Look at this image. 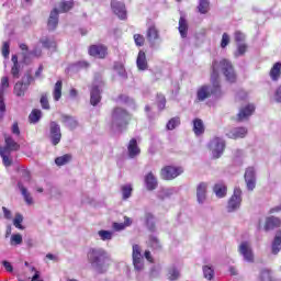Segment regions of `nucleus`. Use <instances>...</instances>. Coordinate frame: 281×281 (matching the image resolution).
I'll use <instances>...</instances> for the list:
<instances>
[{
	"label": "nucleus",
	"mask_w": 281,
	"mask_h": 281,
	"mask_svg": "<svg viewBox=\"0 0 281 281\" xmlns=\"http://www.w3.org/2000/svg\"><path fill=\"white\" fill-rule=\"evenodd\" d=\"M149 246L151 249H161V243L159 241V238L155 236L149 237Z\"/></svg>",
	"instance_id": "8fccbe9b"
},
{
	"label": "nucleus",
	"mask_w": 281,
	"mask_h": 281,
	"mask_svg": "<svg viewBox=\"0 0 281 281\" xmlns=\"http://www.w3.org/2000/svg\"><path fill=\"white\" fill-rule=\"evenodd\" d=\"M2 56L4 58H8V56H10V42H3V45H2Z\"/></svg>",
	"instance_id": "4d7b16f0"
},
{
	"label": "nucleus",
	"mask_w": 281,
	"mask_h": 281,
	"mask_svg": "<svg viewBox=\"0 0 281 281\" xmlns=\"http://www.w3.org/2000/svg\"><path fill=\"white\" fill-rule=\"evenodd\" d=\"M122 199L126 201V199H131V194H133V184H123L121 187Z\"/></svg>",
	"instance_id": "f704fd0d"
},
{
	"label": "nucleus",
	"mask_w": 281,
	"mask_h": 281,
	"mask_svg": "<svg viewBox=\"0 0 281 281\" xmlns=\"http://www.w3.org/2000/svg\"><path fill=\"white\" fill-rule=\"evenodd\" d=\"M147 41L149 43H155V41L159 40V30L157 29V26L155 24H151L148 29H147Z\"/></svg>",
	"instance_id": "393cba45"
},
{
	"label": "nucleus",
	"mask_w": 281,
	"mask_h": 281,
	"mask_svg": "<svg viewBox=\"0 0 281 281\" xmlns=\"http://www.w3.org/2000/svg\"><path fill=\"white\" fill-rule=\"evenodd\" d=\"M213 192L217 199H225L227 196V184L225 182H216L213 186Z\"/></svg>",
	"instance_id": "6ab92c4d"
},
{
	"label": "nucleus",
	"mask_w": 281,
	"mask_h": 281,
	"mask_svg": "<svg viewBox=\"0 0 281 281\" xmlns=\"http://www.w3.org/2000/svg\"><path fill=\"white\" fill-rule=\"evenodd\" d=\"M40 43L45 49H56V41L49 40L48 37L40 40Z\"/></svg>",
	"instance_id": "58836bf2"
},
{
	"label": "nucleus",
	"mask_w": 281,
	"mask_h": 281,
	"mask_svg": "<svg viewBox=\"0 0 281 281\" xmlns=\"http://www.w3.org/2000/svg\"><path fill=\"white\" fill-rule=\"evenodd\" d=\"M234 36L236 43H243V41H245V34L240 31H236Z\"/></svg>",
	"instance_id": "052dcab7"
},
{
	"label": "nucleus",
	"mask_w": 281,
	"mask_h": 281,
	"mask_svg": "<svg viewBox=\"0 0 281 281\" xmlns=\"http://www.w3.org/2000/svg\"><path fill=\"white\" fill-rule=\"evenodd\" d=\"M202 270H203V277L205 278V280H209V281L214 280L215 272L212 266H204Z\"/></svg>",
	"instance_id": "c9c22d12"
},
{
	"label": "nucleus",
	"mask_w": 281,
	"mask_h": 281,
	"mask_svg": "<svg viewBox=\"0 0 281 281\" xmlns=\"http://www.w3.org/2000/svg\"><path fill=\"white\" fill-rule=\"evenodd\" d=\"M245 179H246L247 190H249L250 192H252V190L256 189V178H254V177H248V178H245Z\"/></svg>",
	"instance_id": "864d4df0"
},
{
	"label": "nucleus",
	"mask_w": 281,
	"mask_h": 281,
	"mask_svg": "<svg viewBox=\"0 0 281 281\" xmlns=\"http://www.w3.org/2000/svg\"><path fill=\"white\" fill-rule=\"evenodd\" d=\"M23 243V236L21 234H13L11 236V245H21Z\"/></svg>",
	"instance_id": "5fc2aeb1"
},
{
	"label": "nucleus",
	"mask_w": 281,
	"mask_h": 281,
	"mask_svg": "<svg viewBox=\"0 0 281 281\" xmlns=\"http://www.w3.org/2000/svg\"><path fill=\"white\" fill-rule=\"evenodd\" d=\"M178 30L182 38L188 37V20L186 18L180 16Z\"/></svg>",
	"instance_id": "c756f323"
},
{
	"label": "nucleus",
	"mask_w": 281,
	"mask_h": 281,
	"mask_svg": "<svg viewBox=\"0 0 281 281\" xmlns=\"http://www.w3.org/2000/svg\"><path fill=\"white\" fill-rule=\"evenodd\" d=\"M61 122L63 124H66V126H68V128H76V126H78V121L76 120V117L71 116V115H66L64 114L61 116Z\"/></svg>",
	"instance_id": "7c9ffc66"
},
{
	"label": "nucleus",
	"mask_w": 281,
	"mask_h": 281,
	"mask_svg": "<svg viewBox=\"0 0 281 281\" xmlns=\"http://www.w3.org/2000/svg\"><path fill=\"white\" fill-rule=\"evenodd\" d=\"M18 188L26 205H34V198L32 196V193L29 192L26 184L20 181L18 182Z\"/></svg>",
	"instance_id": "a211bd4d"
},
{
	"label": "nucleus",
	"mask_w": 281,
	"mask_h": 281,
	"mask_svg": "<svg viewBox=\"0 0 281 281\" xmlns=\"http://www.w3.org/2000/svg\"><path fill=\"white\" fill-rule=\"evenodd\" d=\"M221 71L226 80L231 85H234L238 80V75L236 74V69L234 68V64L232 60L227 58H222L221 60L214 59L211 65V82L214 87L218 86L221 80Z\"/></svg>",
	"instance_id": "f257e3e1"
},
{
	"label": "nucleus",
	"mask_w": 281,
	"mask_h": 281,
	"mask_svg": "<svg viewBox=\"0 0 281 281\" xmlns=\"http://www.w3.org/2000/svg\"><path fill=\"white\" fill-rule=\"evenodd\" d=\"M11 132L13 135H16L18 137L21 135V128H19V122H14L12 124Z\"/></svg>",
	"instance_id": "680f3d73"
},
{
	"label": "nucleus",
	"mask_w": 281,
	"mask_h": 281,
	"mask_svg": "<svg viewBox=\"0 0 281 281\" xmlns=\"http://www.w3.org/2000/svg\"><path fill=\"white\" fill-rule=\"evenodd\" d=\"M53 98L55 100V102H58V100H60V98H63V81L58 80L55 86H54V90H53Z\"/></svg>",
	"instance_id": "2f4dec72"
},
{
	"label": "nucleus",
	"mask_w": 281,
	"mask_h": 281,
	"mask_svg": "<svg viewBox=\"0 0 281 281\" xmlns=\"http://www.w3.org/2000/svg\"><path fill=\"white\" fill-rule=\"evenodd\" d=\"M41 117H43V112L38 109H33L29 115V122L31 124H36L41 121Z\"/></svg>",
	"instance_id": "473e14b6"
},
{
	"label": "nucleus",
	"mask_w": 281,
	"mask_h": 281,
	"mask_svg": "<svg viewBox=\"0 0 281 281\" xmlns=\"http://www.w3.org/2000/svg\"><path fill=\"white\" fill-rule=\"evenodd\" d=\"M35 81V77L32 76V69H27L22 78L21 81H18L14 85L13 93L18 98H23L25 95V91L30 89V85H32Z\"/></svg>",
	"instance_id": "20e7f679"
},
{
	"label": "nucleus",
	"mask_w": 281,
	"mask_h": 281,
	"mask_svg": "<svg viewBox=\"0 0 281 281\" xmlns=\"http://www.w3.org/2000/svg\"><path fill=\"white\" fill-rule=\"evenodd\" d=\"M132 258L134 269H136V271H142V269H144V256H142V248L139 245H133Z\"/></svg>",
	"instance_id": "9d476101"
},
{
	"label": "nucleus",
	"mask_w": 281,
	"mask_h": 281,
	"mask_svg": "<svg viewBox=\"0 0 281 281\" xmlns=\"http://www.w3.org/2000/svg\"><path fill=\"white\" fill-rule=\"evenodd\" d=\"M139 155H142V149L139 148V145H137V139H130L127 145V157L130 159H135V157H139Z\"/></svg>",
	"instance_id": "dca6fc26"
},
{
	"label": "nucleus",
	"mask_w": 281,
	"mask_h": 281,
	"mask_svg": "<svg viewBox=\"0 0 281 281\" xmlns=\"http://www.w3.org/2000/svg\"><path fill=\"white\" fill-rule=\"evenodd\" d=\"M247 44H238L237 50L235 52L236 58H238V56H245V54H247Z\"/></svg>",
	"instance_id": "3c124183"
},
{
	"label": "nucleus",
	"mask_w": 281,
	"mask_h": 281,
	"mask_svg": "<svg viewBox=\"0 0 281 281\" xmlns=\"http://www.w3.org/2000/svg\"><path fill=\"white\" fill-rule=\"evenodd\" d=\"M4 137V146L0 147V150L4 153H16V150H21V145L14 140L9 134H3Z\"/></svg>",
	"instance_id": "9b49d317"
},
{
	"label": "nucleus",
	"mask_w": 281,
	"mask_h": 281,
	"mask_svg": "<svg viewBox=\"0 0 281 281\" xmlns=\"http://www.w3.org/2000/svg\"><path fill=\"white\" fill-rule=\"evenodd\" d=\"M193 133L198 137L203 135V133H205V124H203V120L201 119L193 120Z\"/></svg>",
	"instance_id": "a878e982"
},
{
	"label": "nucleus",
	"mask_w": 281,
	"mask_h": 281,
	"mask_svg": "<svg viewBox=\"0 0 281 281\" xmlns=\"http://www.w3.org/2000/svg\"><path fill=\"white\" fill-rule=\"evenodd\" d=\"M111 126L124 131L131 124L132 115L124 108H114L111 113Z\"/></svg>",
	"instance_id": "7ed1b4c3"
},
{
	"label": "nucleus",
	"mask_w": 281,
	"mask_h": 281,
	"mask_svg": "<svg viewBox=\"0 0 281 281\" xmlns=\"http://www.w3.org/2000/svg\"><path fill=\"white\" fill-rule=\"evenodd\" d=\"M180 175H183V167L165 166L160 170V177H180Z\"/></svg>",
	"instance_id": "2eb2a0df"
},
{
	"label": "nucleus",
	"mask_w": 281,
	"mask_h": 281,
	"mask_svg": "<svg viewBox=\"0 0 281 281\" xmlns=\"http://www.w3.org/2000/svg\"><path fill=\"white\" fill-rule=\"evenodd\" d=\"M88 54L92 58L104 60L109 56V46L104 44H92L88 47Z\"/></svg>",
	"instance_id": "423d86ee"
},
{
	"label": "nucleus",
	"mask_w": 281,
	"mask_h": 281,
	"mask_svg": "<svg viewBox=\"0 0 281 281\" xmlns=\"http://www.w3.org/2000/svg\"><path fill=\"white\" fill-rule=\"evenodd\" d=\"M255 112H256V105H254V103H248L246 105H243L241 108H239V111L235 117V121L247 122V120H249V117H251Z\"/></svg>",
	"instance_id": "6e6552de"
},
{
	"label": "nucleus",
	"mask_w": 281,
	"mask_h": 281,
	"mask_svg": "<svg viewBox=\"0 0 281 281\" xmlns=\"http://www.w3.org/2000/svg\"><path fill=\"white\" fill-rule=\"evenodd\" d=\"M100 100H102V97L100 95V88L93 87L90 92V103L92 106H98V104H100Z\"/></svg>",
	"instance_id": "bb28decb"
},
{
	"label": "nucleus",
	"mask_w": 281,
	"mask_h": 281,
	"mask_svg": "<svg viewBox=\"0 0 281 281\" xmlns=\"http://www.w3.org/2000/svg\"><path fill=\"white\" fill-rule=\"evenodd\" d=\"M211 146L213 147V159H218L225 153V140L221 137H215L211 142Z\"/></svg>",
	"instance_id": "f8f14e48"
},
{
	"label": "nucleus",
	"mask_w": 281,
	"mask_h": 281,
	"mask_svg": "<svg viewBox=\"0 0 281 281\" xmlns=\"http://www.w3.org/2000/svg\"><path fill=\"white\" fill-rule=\"evenodd\" d=\"M180 276H181V273L179 272V269H177L175 266L169 268V270H168V279L170 281L179 280Z\"/></svg>",
	"instance_id": "37998d69"
},
{
	"label": "nucleus",
	"mask_w": 281,
	"mask_h": 281,
	"mask_svg": "<svg viewBox=\"0 0 281 281\" xmlns=\"http://www.w3.org/2000/svg\"><path fill=\"white\" fill-rule=\"evenodd\" d=\"M207 182H200L196 186V203L199 205H205V202L207 201Z\"/></svg>",
	"instance_id": "ddd939ff"
},
{
	"label": "nucleus",
	"mask_w": 281,
	"mask_h": 281,
	"mask_svg": "<svg viewBox=\"0 0 281 281\" xmlns=\"http://www.w3.org/2000/svg\"><path fill=\"white\" fill-rule=\"evenodd\" d=\"M18 175L20 177H30V175H32V172H30L29 169L25 167H20V168H18Z\"/></svg>",
	"instance_id": "bf43d9fd"
},
{
	"label": "nucleus",
	"mask_w": 281,
	"mask_h": 281,
	"mask_svg": "<svg viewBox=\"0 0 281 281\" xmlns=\"http://www.w3.org/2000/svg\"><path fill=\"white\" fill-rule=\"evenodd\" d=\"M180 124L181 119L179 116H175L167 122L166 128L167 131H175V128H177V126H179Z\"/></svg>",
	"instance_id": "e433bc0d"
},
{
	"label": "nucleus",
	"mask_w": 281,
	"mask_h": 281,
	"mask_svg": "<svg viewBox=\"0 0 281 281\" xmlns=\"http://www.w3.org/2000/svg\"><path fill=\"white\" fill-rule=\"evenodd\" d=\"M247 127L240 126L233 128L226 135L229 139H244V137H247Z\"/></svg>",
	"instance_id": "f3484780"
},
{
	"label": "nucleus",
	"mask_w": 281,
	"mask_h": 281,
	"mask_svg": "<svg viewBox=\"0 0 281 281\" xmlns=\"http://www.w3.org/2000/svg\"><path fill=\"white\" fill-rule=\"evenodd\" d=\"M98 236L101 238V240H112L113 232L101 229L98 232Z\"/></svg>",
	"instance_id": "de8ad7c7"
},
{
	"label": "nucleus",
	"mask_w": 281,
	"mask_h": 281,
	"mask_svg": "<svg viewBox=\"0 0 281 281\" xmlns=\"http://www.w3.org/2000/svg\"><path fill=\"white\" fill-rule=\"evenodd\" d=\"M269 76L273 82H278L281 77V63L277 61L270 69Z\"/></svg>",
	"instance_id": "b1692460"
},
{
	"label": "nucleus",
	"mask_w": 281,
	"mask_h": 281,
	"mask_svg": "<svg viewBox=\"0 0 281 281\" xmlns=\"http://www.w3.org/2000/svg\"><path fill=\"white\" fill-rule=\"evenodd\" d=\"M40 104L42 109L49 111L50 106H49V99L47 98V93H44L41 95Z\"/></svg>",
	"instance_id": "09e8293b"
},
{
	"label": "nucleus",
	"mask_w": 281,
	"mask_h": 281,
	"mask_svg": "<svg viewBox=\"0 0 281 281\" xmlns=\"http://www.w3.org/2000/svg\"><path fill=\"white\" fill-rule=\"evenodd\" d=\"M11 76L15 79L21 78V65H13L11 67Z\"/></svg>",
	"instance_id": "603ef678"
},
{
	"label": "nucleus",
	"mask_w": 281,
	"mask_h": 281,
	"mask_svg": "<svg viewBox=\"0 0 281 281\" xmlns=\"http://www.w3.org/2000/svg\"><path fill=\"white\" fill-rule=\"evenodd\" d=\"M23 223V215L21 213H16L13 218V225L16 229H25V227L21 224Z\"/></svg>",
	"instance_id": "a18cd8bd"
},
{
	"label": "nucleus",
	"mask_w": 281,
	"mask_h": 281,
	"mask_svg": "<svg viewBox=\"0 0 281 281\" xmlns=\"http://www.w3.org/2000/svg\"><path fill=\"white\" fill-rule=\"evenodd\" d=\"M157 178L155 177H146L145 178V188L149 191L153 192V190H157Z\"/></svg>",
	"instance_id": "72a5a7b5"
},
{
	"label": "nucleus",
	"mask_w": 281,
	"mask_h": 281,
	"mask_svg": "<svg viewBox=\"0 0 281 281\" xmlns=\"http://www.w3.org/2000/svg\"><path fill=\"white\" fill-rule=\"evenodd\" d=\"M172 194V189H164L162 191L159 192L158 196L160 199H168Z\"/></svg>",
	"instance_id": "13d9d810"
},
{
	"label": "nucleus",
	"mask_w": 281,
	"mask_h": 281,
	"mask_svg": "<svg viewBox=\"0 0 281 281\" xmlns=\"http://www.w3.org/2000/svg\"><path fill=\"white\" fill-rule=\"evenodd\" d=\"M71 159H74V156L71 154H65L63 156H59L55 158L56 166H67V164H71Z\"/></svg>",
	"instance_id": "c85d7f7f"
},
{
	"label": "nucleus",
	"mask_w": 281,
	"mask_h": 281,
	"mask_svg": "<svg viewBox=\"0 0 281 281\" xmlns=\"http://www.w3.org/2000/svg\"><path fill=\"white\" fill-rule=\"evenodd\" d=\"M243 203V190L239 187H235L232 196L228 199L226 210L227 212H237L240 210Z\"/></svg>",
	"instance_id": "39448f33"
},
{
	"label": "nucleus",
	"mask_w": 281,
	"mask_h": 281,
	"mask_svg": "<svg viewBox=\"0 0 281 281\" xmlns=\"http://www.w3.org/2000/svg\"><path fill=\"white\" fill-rule=\"evenodd\" d=\"M238 254L243 257L244 262L252 263L255 260L251 243L241 241L238 246Z\"/></svg>",
	"instance_id": "0eeeda50"
},
{
	"label": "nucleus",
	"mask_w": 281,
	"mask_h": 281,
	"mask_svg": "<svg viewBox=\"0 0 281 281\" xmlns=\"http://www.w3.org/2000/svg\"><path fill=\"white\" fill-rule=\"evenodd\" d=\"M112 12L121 19V21H126V4L122 0H111Z\"/></svg>",
	"instance_id": "1a4fd4ad"
},
{
	"label": "nucleus",
	"mask_w": 281,
	"mask_h": 281,
	"mask_svg": "<svg viewBox=\"0 0 281 281\" xmlns=\"http://www.w3.org/2000/svg\"><path fill=\"white\" fill-rule=\"evenodd\" d=\"M0 156L2 158V164L5 168H10L12 166V159L10 158V151L0 150Z\"/></svg>",
	"instance_id": "ea45409f"
},
{
	"label": "nucleus",
	"mask_w": 281,
	"mask_h": 281,
	"mask_svg": "<svg viewBox=\"0 0 281 281\" xmlns=\"http://www.w3.org/2000/svg\"><path fill=\"white\" fill-rule=\"evenodd\" d=\"M244 177H256V168L248 167L245 171Z\"/></svg>",
	"instance_id": "e2e57ef3"
},
{
	"label": "nucleus",
	"mask_w": 281,
	"mask_h": 281,
	"mask_svg": "<svg viewBox=\"0 0 281 281\" xmlns=\"http://www.w3.org/2000/svg\"><path fill=\"white\" fill-rule=\"evenodd\" d=\"M281 251V231H277L274 238L271 243V254L278 256Z\"/></svg>",
	"instance_id": "4be33fe9"
},
{
	"label": "nucleus",
	"mask_w": 281,
	"mask_h": 281,
	"mask_svg": "<svg viewBox=\"0 0 281 281\" xmlns=\"http://www.w3.org/2000/svg\"><path fill=\"white\" fill-rule=\"evenodd\" d=\"M88 262L98 273H104L109 269V252L103 248H90L88 251Z\"/></svg>",
	"instance_id": "f03ea898"
},
{
	"label": "nucleus",
	"mask_w": 281,
	"mask_h": 281,
	"mask_svg": "<svg viewBox=\"0 0 281 281\" xmlns=\"http://www.w3.org/2000/svg\"><path fill=\"white\" fill-rule=\"evenodd\" d=\"M136 47H144L146 45V37L142 34H134L133 36Z\"/></svg>",
	"instance_id": "49530a36"
},
{
	"label": "nucleus",
	"mask_w": 281,
	"mask_h": 281,
	"mask_svg": "<svg viewBox=\"0 0 281 281\" xmlns=\"http://www.w3.org/2000/svg\"><path fill=\"white\" fill-rule=\"evenodd\" d=\"M281 221L278 217L270 216L266 220L265 229L269 232V229H274V227H280Z\"/></svg>",
	"instance_id": "cd10ccee"
},
{
	"label": "nucleus",
	"mask_w": 281,
	"mask_h": 281,
	"mask_svg": "<svg viewBox=\"0 0 281 281\" xmlns=\"http://www.w3.org/2000/svg\"><path fill=\"white\" fill-rule=\"evenodd\" d=\"M10 89V78L4 76L0 80V95H5V90Z\"/></svg>",
	"instance_id": "4c0bfd02"
},
{
	"label": "nucleus",
	"mask_w": 281,
	"mask_h": 281,
	"mask_svg": "<svg viewBox=\"0 0 281 281\" xmlns=\"http://www.w3.org/2000/svg\"><path fill=\"white\" fill-rule=\"evenodd\" d=\"M2 212L4 214V218H7L8 221L12 220V212L8 210V207L3 206Z\"/></svg>",
	"instance_id": "69168bd1"
},
{
	"label": "nucleus",
	"mask_w": 281,
	"mask_h": 281,
	"mask_svg": "<svg viewBox=\"0 0 281 281\" xmlns=\"http://www.w3.org/2000/svg\"><path fill=\"white\" fill-rule=\"evenodd\" d=\"M47 27L49 32H54V30L58 27V9L55 8L50 11V14L47 21Z\"/></svg>",
	"instance_id": "412c9836"
},
{
	"label": "nucleus",
	"mask_w": 281,
	"mask_h": 281,
	"mask_svg": "<svg viewBox=\"0 0 281 281\" xmlns=\"http://www.w3.org/2000/svg\"><path fill=\"white\" fill-rule=\"evenodd\" d=\"M274 98L277 102H281V86L277 89Z\"/></svg>",
	"instance_id": "774afa93"
},
{
	"label": "nucleus",
	"mask_w": 281,
	"mask_h": 281,
	"mask_svg": "<svg viewBox=\"0 0 281 281\" xmlns=\"http://www.w3.org/2000/svg\"><path fill=\"white\" fill-rule=\"evenodd\" d=\"M145 221L150 232H155V216L151 213H146Z\"/></svg>",
	"instance_id": "c03bdc74"
},
{
	"label": "nucleus",
	"mask_w": 281,
	"mask_h": 281,
	"mask_svg": "<svg viewBox=\"0 0 281 281\" xmlns=\"http://www.w3.org/2000/svg\"><path fill=\"white\" fill-rule=\"evenodd\" d=\"M2 265L4 269L9 271V273H12V271H14V268L12 267V263H10V261H2Z\"/></svg>",
	"instance_id": "338daca9"
},
{
	"label": "nucleus",
	"mask_w": 281,
	"mask_h": 281,
	"mask_svg": "<svg viewBox=\"0 0 281 281\" xmlns=\"http://www.w3.org/2000/svg\"><path fill=\"white\" fill-rule=\"evenodd\" d=\"M50 139L53 146H58L60 144V139H63V134L60 133V125L55 121L50 122Z\"/></svg>",
	"instance_id": "4468645a"
},
{
	"label": "nucleus",
	"mask_w": 281,
	"mask_h": 281,
	"mask_svg": "<svg viewBox=\"0 0 281 281\" xmlns=\"http://www.w3.org/2000/svg\"><path fill=\"white\" fill-rule=\"evenodd\" d=\"M75 5L74 0L70 1H61L59 3V12H69Z\"/></svg>",
	"instance_id": "79ce46f5"
},
{
	"label": "nucleus",
	"mask_w": 281,
	"mask_h": 281,
	"mask_svg": "<svg viewBox=\"0 0 281 281\" xmlns=\"http://www.w3.org/2000/svg\"><path fill=\"white\" fill-rule=\"evenodd\" d=\"M198 10H199L200 14H207V12L210 10V0H200Z\"/></svg>",
	"instance_id": "a19ab883"
},
{
	"label": "nucleus",
	"mask_w": 281,
	"mask_h": 281,
	"mask_svg": "<svg viewBox=\"0 0 281 281\" xmlns=\"http://www.w3.org/2000/svg\"><path fill=\"white\" fill-rule=\"evenodd\" d=\"M229 34L227 33H223L222 35V41H221V47L222 49H225V47H227V45H229Z\"/></svg>",
	"instance_id": "6e6d98bb"
},
{
	"label": "nucleus",
	"mask_w": 281,
	"mask_h": 281,
	"mask_svg": "<svg viewBox=\"0 0 281 281\" xmlns=\"http://www.w3.org/2000/svg\"><path fill=\"white\" fill-rule=\"evenodd\" d=\"M212 89H210V86H202L196 91V98L198 102H203L207 100V98H212Z\"/></svg>",
	"instance_id": "aec40b11"
},
{
	"label": "nucleus",
	"mask_w": 281,
	"mask_h": 281,
	"mask_svg": "<svg viewBox=\"0 0 281 281\" xmlns=\"http://www.w3.org/2000/svg\"><path fill=\"white\" fill-rule=\"evenodd\" d=\"M136 65L139 71H146L148 69V59H146V53L144 50L138 52Z\"/></svg>",
	"instance_id": "5701e85b"
},
{
	"label": "nucleus",
	"mask_w": 281,
	"mask_h": 281,
	"mask_svg": "<svg viewBox=\"0 0 281 281\" xmlns=\"http://www.w3.org/2000/svg\"><path fill=\"white\" fill-rule=\"evenodd\" d=\"M114 69L119 71L120 76H124V74H126V70L124 69V65L122 64H115Z\"/></svg>",
	"instance_id": "0e129e2a"
}]
</instances>
